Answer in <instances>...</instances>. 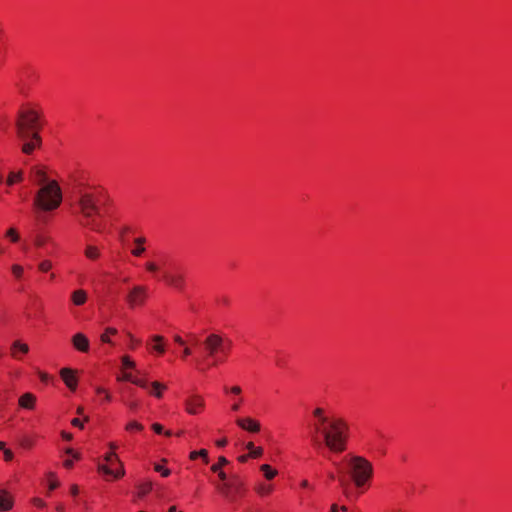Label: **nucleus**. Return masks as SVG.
<instances>
[{
  "mask_svg": "<svg viewBox=\"0 0 512 512\" xmlns=\"http://www.w3.org/2000/svg\"><path fill=\"white\" fill-rule=\"evenodd\" d=\"M315 421L312 423L314 434L312 441L315 446L327 447L332 453H342L346 450L349 426L341 418L325 414L323 408L317 407L312 412Z\"/></svg>",
  "mask_w": 512,
  "mask_h": 512,
  "instance_id": "nucleus-1",
  "label": "nucleus"
},
{
  "mask_svg": "<svg viewBox=\"0 0 512 512\" xmlns=\"http://www.w3.org/2000/svg\"><path fill=\"white\" fill-rule=\"evenodd\" d=\"M102 192L97 189L79 187L76 191V206L81 216L80 225L95 232L102 231Z\"/></svg>",
  "mask_w": 512,
  "mask_h": 512,
  "instance_id": "nucleus-2",
  "label": "nucleus"
},
{
  "mask_svg": "<svg viewBox=\"0 0 512 512\" xmlns=\"http://www.w3.org/2000/svg\"><path fill=\"white\" fill-rule=\"evenodd\" d=\"M61 202L62 191L55 180H51V182L40 187L34 199V205L45 211L56 209Z\"/></svg>",
  "mask_w": 512,
  "mask_h": 512,
  "instance_id": "nucleus-3",
  "label": "nucleus"
},
{
  "mask_svg": "<svg viewBox=\"0 0 512 512\" xmlns=\"http://www.w3.org/2000/svg\"><path fill=\"white\" fill-rule=\"evenodd\" d=\"M348 466L357 487L364 485L373 475L372 464L361 456L350 457Z\"/></svg>",
  "mask_w": 512,
  "mask_h": 512,
  "instance_id": "nucleus-4",
  "label": "nucleus"
},
{
  "mask_svg": "<svg viewBox=\"0 0 512 512\" xmlns=\"http://www.w3.org/2000/svg\"><path fill=\"white\" fill-rule=\"evenodd\" d=\"M38 119L39 115L33 110L19 112V118L16 122L18 137L22 140L28 139L30 134L35 132Z\"/></svg>",
  "mask_w": 512,
  "mask_h": 512,
  "instance_id": "nucleus-5",
  "label": "nucleus"
},
{
  "mask_svg": "<svg viewBox=\"0 0 512 512\" xmlns=\"http://www.w3.org/2000/svg\"><path fill=\"white\" fill-rule=\"evenodd\" d=\"M225 351V340L222 336L211 333L203 341V355L206 358H213V365L217 364V355Z\"/></svg>",
  "mask_w": 512,
  "mask_h": 512,
  "instance_id": "nucleus-6",
  "label": "nucleus"
},
{
  "mask_svg": "<svg viewBox=\"0 0 512 512\" xmlns=\"http://www.w3.org/2000/svg\"><path fill=\"white\" fill-rule=\"evenodd\" d=\"M243 483L236 475L230 477L228 482L217 485L220 493L229 500H234L235 496L240 493Z\"/></svg>",
  "mask_w": 512,
  "mask_h": 512,
  "instance_id": "nucleus-7",
  "label": "nucleus"
},
{
  "mask_svg": "<svg viewBox=\"0 0 512 512\" xmlns=\"http://www.w3.org/2000/svg\"><path fill=\"white\" fill-rule=\"evenodd\" d=\"M148 296V289L143 285L133 286L126 296V301L130 308L143 305Z\"/></svg>",
  "mask_w": 512,
  "mask_h": 512,
  "instance_id": "nucleus-8",
  "label": "nucleus"
},
{
  "mask_svg": "<svg viewBox=\"0 0 512 512\" xmlns=\"http://www.w3.org/2000/svg\"><path fill=\"white\" fill-rule=\"evenodd\" d=\"M184 405L188 414L196 415L205 408V401L202 396L192 394L185 399Z\"/></svg>",
  "mask_w": 512,
  "mask_h": 512,
  "instance_id": "nucleus-9",
  "label": "nucleus"
},
{
  "mask_svg": "<svg viewBox=\"0 0 512 512\" xmlns=\"http://www.w3.org/2000/svg\"><path fill=\"white\" fill-rule=\"evenodd\" d=\"M236 424L243 430L251 433H257L260 431V423L252 418H238Z\"/></svg>",
  "mask_w": 512,
  "mask_h": 512,
  "instance_id": "nucleus-10",
  "label": "nucleus"
},
{
  "mask_svg": "<svg viewBox=\"0 0 512 512\" xmlns=\"http://www.w3.org/2000/svg\"><path fill=\"white\" fill-rule=\"evenodd\" d=\"M60 376L66 386L74 391L77 387V378L75 376V371L70 368H63L60 371Z\"/></svg>",
  "mask_w": 512,
  "mask_h": 512,
  "instance_id": "nucleus-11",
  "label": "nucleus"
},
{
  "mask_svg": "<svg viewBox=\"0 0 512 512\" xmlns=\"http://www.w3.org/2000/svg\"><path fill=\"white\" fill-rule=\"evenodd\" d=\"M163 279L168 285L178 290H182L184 287V277L181 274L165 272L163 274Z\"/></svg>",
  "mask_w": 512,
  "mask_h": 512,
  "instance_id": "nucleus-12",
  "label": "nucleus"
},
{
  "mask_svg": "<svg viewBox=\"0 0 512 512\" xmlns=\"http://www.w3.org/2000/svg\"><path fill=\"white\" fill-rule=\"evenodd\" d=\"M24 141L25 143L22 146V151L26 154L32 153L33 150L41 144V138L37 132H32L30 137Z\"/></svg>",
  "mask_w": 512,
  "mask_h": 512,
  "instance_id": "nucleus-13",
  "label": "nucleus"
},
{
  "mask_svg": "<svg viewBox=\"0 0 512 512\" xmlns=\"http://www.w3.org/2000/svg\"><path fill=\"white\" fill-rule=\"evenodd\" d=\"M72 344L76 350L82 353L89 351V340L83 333H76L72 337Z\"/></svg>",
  "mask_w": 512,
  "mask_h": 512,
  "instance_id": "nucleus-14",
  "label": "nucleus"
},
{
  "mask_svg": "<svg viewBox=\"0 0 512 512\" xmlns=\"http://www.w3.org/2000/svg\"><path fill=\"white\" fill-rule=\"evenodd\" d=\"M116 464L119 466V468L115 471L108 465H103V464L98 466V470L100 472H103L106 475L113 476L115 479H119L124 476L125 470H124L123 464L120 460H117Z\"/></svg>",
  "mask_w": 512,
  "mask_h": 512,
  "instance_id": "nucleus-15",
  "label": "nucleus"
},
{
  "mask_svg": "<svg viewBox=\"0 0 512 512\" xmlns=\"http://www.w3.org/2000/svg\"><path fill=\"white\" fill-rule=\"evenodd\" d=\"M118 381H129L143 389H148V382L145 379L133 377L131 373H124L117 378Z\"/></svg>",
  "mask_w": 512,
  "mask_h": 512,
  "instance_id": "nucleus-16",
  "label": "nucleus"
},
{
  "mask_svg": "<svg viewBox=\"0 0 512 512\" xmlns=\"http://www.w3.org/2000/svg\"><path fill=\"white\" fill-rule=\"evenodd\" d=\"M32 177L34 182L40 187L51 182V180H48L46 173L42 169L37 167H34L32 169Z\"/></svg>",
  "mask_w": 512,
  "mask_h": 512,
  "instance_id": "nucleus-17",
  "label": "nucleus"
},
{
  "mask_svg": "<svg viewBox=\"0 0 512 512\" xmlns=\"http://www.w3.org/2000/svg\"><path fill=\"white\" fill-rule=\"evenodd\" d=\"M36 397L32 393H25L19 398V406L24 409L32 410L35 406Z\"/></svg>",
  "mask_w": 512,
  "mask_h": 512,
  "instance_id": "nucleus-18",
  "label": "nucleus"
},
{
  "mask_svg": "<svg viewBox=\"0 0 512 512\" xmlns=\"http://www.w3.org/2000/svg\"><path fill=\"white\" fill-rule=\"evenodd\" d=\"M13 506L11 496L4 490H0V510L8 511Z\"/></svg>",
  "mask_w": 512,
  "mask_h": 512,
  "instance_id": "nucleus-19",
  "label": "nucleus"
},
{
  "mask_svg": "<svg viewBox=\"0 0 512 512\" xmlns=\"http://www.w3.org/2000/svg\"><path fill=\"white\" fill-rule=\"evenodd\" d=\"M21 352L23 354H27L29 352V346L20 341H14L11 346V355L12 357L19 359L17 352Z\"/></svg>",
  "mask_w": 512,
  "mask_h": 512,
  "instance_id": "nucleus-20",
  "label": "nucleus"
},
{
  "mask_svg": "<svg viewBox=\"0 0 512 512\" xmlns=\"http://www.w3.org/2000/svg\"><path fill=\"white\" fill-rule=\"evenodd\" d=\"M151 341L153 342V345H151V349L158 354H163L165 352V346L163 344L164 337L160 335H153L151 337Z\"/></svg>",
  "mask_w": 512,
  "mask_h": 512,
  "instance_id": "nucleus-21",
  "label": "nucleus"
},
{
  "mask_svg": "<svg viewBox=\"0 0 512 512\" xmlns=\"http://www.w3.org/2000/svg\"><path fill=\"white\" fill-rule=\"evenodd\" d=\"M71 300L76 306L83 305L87 300V293L82 289L75 290L71 294Z\"/></svg>",
  "mask_w": 512,
  "mask_h": 512,
  "instance_id": "nucleus-22",
  "label": "nucleus"
},
{
  "mask_svg": "<svg viewBox=\"0 0 512 512\" xmlns=\"http://www.w3.org/2000/svg\"><path fill=\"white\" fill-rule=\"evenodd\" d=\"M151 387L150 393L157 398L162 397V391L166 389V386L161 384L158 381H154L151 384H148V388Z\"/></svg>",
  "mask_w": 512,
  "mask_h": 512,
  "instance_id": "nucleus-23",
  "label": "nucleus"
},
{
  "mask_svg": "<svg viewBox=\"0 0 512 512\" xmlns=\"http://www.w3.org/2000/svg\"><path fill=\"white\" fill-rule=\"evenodd\" d=\"M84 254L88 259L96 260L100 256V250L96 246L87 245Z\"/></svg>",
  "mask_w": 512,
  "mask_h": 512,
  "instance_id": "nucleus-24",
  "label": "nucleus"
},
{
  "mask_svg": "<svg viewBox=\"0 0 512 512\" xmlns=\"http://www.w3.org/2000/svg\"><path fill=\"white\" fill-rule=\"evenodd\" d=\"M146 239L144 237H138L134 240V243L136 244L135 249L132 250V254L134 256H141L142 253L145 251V248L143 244L145 243Z\"/></svg>",
  "mask_w": 512,
  "mask_h": 512,
  "instance_id": "nucleus-25",
  "label": "nucleus"
},
{
  "mask_svg": "<svg viewBox=\"0 0 512 512\" xmlns=\"http://www.w3.org/2000/svg\"><path fill=\"white\" fill-rule=\"evenodd\" d=\"M189 457L191 460H195L198 457H201L203 459L204 463L207 464L209 462L208 452L206 449H201L199 451H192L190 453Z\"/></svg>",
  "mask_w": 512,
  "mask_h": 512,
  "instance_id": "nucleus-26",
  "label": "nucleus"
},
{
  "mask_svg": "<svg viewBox=\"0 0 512 512\" xmlns=\"http://www.w3.org/2000/svg\"><path fill=\"white\" fill-rule=\"evenodd\" d=\"M260 470L264 473L266 479L271 480L277 475V471L272 469L270 465L263 464L260 466Z\"/></svg>",
  "mask_w": 512,
  "mask_h": 512,
  "instance_id": "nucleus-27",
  "label": "nucleus"
},
{
  "mask_svg": "<svg viewBox=\"0 0 512 512\" xmlns=\"http://www.w3.org/2000/svg\"><path fill=\"white\" fill-rule=\"evenodd\" d=\"M229 462L228 460L224 457V456H220L219 459H218V463L216 464H213L211 466V470L216 473V472H219L222 470V467L224 465H227Z\"/></svg>",
  "mask_w": 512,
  "mask_h": 512,
  "instance_id": "nucleus-28",
  "label": "nucleus"
},
{
  "mask_svg": "<svg viewBox=\"0 0 512 512\" xmlns=\"http://www.w3.org/2000/svg\"><path fill=\"white\" fill-rule=\"evenodd\" d=\"M22 179V172H11L7 179L8 185H13L16 181H20Z\"/></svg>",
  "mask_w": 512,
  "mask_h": 512,
  "instance_id": "nucleus-29",
  "label": "nucleus"
},
{
  "mask_svg": "<svg viewBox=\"0 0 512 512\" xmlns=\"http://www.w3.org/2000/svg\"><path fill=\"white\" fill-rule=\"evenodd\" d=\"M152 489V483L146 482L139 485V494L140 496L146 495Z\"/></svg>",
  "mask_w": 512,
  "mask_h": 512,
  "instance_id": "nucleus-30",
  "label": "nucleus"
},
{
  "mask_svg": "<svg viewBox=\"0 0 512 512\" xmlns=\"http://www.w3.org/2000/svg\"><path fill=\"white\" fill-rule=\"evenodd\" d=\"M105 461L109 463L111 466L117 463L118 457L114 452L107 453L104 457Z\"/></svg>",
  "mask_w": 512,
  "mask_h": 512,
  "instance_id": "nucleus-31",
  "label": "nucleus"
},
{
  "mask_svg": "<svg viewBox=\"0 0 512 512\" xmlns=\"http://www.w3.org/2000/svg\"><path fill=\"white\" fill-rule=\"evenodd\" d=\"M154 469H155L156 472L161 473V475L163 477H167V476L170 475V470L167 469V468H164L163 465H161V464H155L154 465Z\"/></svg>",
  "mask_w": 512,
  "mask_h": 512,
  "instance_id": "nucleus-32",
  "label": "nucleus"
},
{
  "mask_svg": "<svg viewBox=\"0 0 512 512\" xmlns=\"http://www.w3.org/2000/svg\"><path fill=\"white\" fill-rule=\"evenodd\" d=\"M51 267H52V263H51V261H49V260H44V261H42V262L39 264V266H38V268H39V270H40L41 272H47V271H49V270L51 269Z\"/></svg>",
  "mask_w": 512,
  "mask_h": 512,
  "instance_id": "nucleus-33",
  "label": "nucleus"
},
{
  "mask_svg": "<svg viewBox=\"0 0 512 512\" xmlns=\"http://www.w3.org/2000/svg\"><path fill=\"white\" fill-rule=\"evenodd\" d=\"M122 364L125 368H134L135 362L131 360L128 356L122 357Z\"/></svg>",
  "mask_w": 512,
  "mask_h": 512,
  "instance_id": "nucleus-34",
  "label": "nucleus"
},
{
  "mask_svg": "<svg viewBox=\"0 0 512 512\" xmlns=\"http://www.w3.org/2000/svg\"><path fill=\"white\" fill-rule=\"evenodd\" d=\"M126 429L127 430H138V431H141L143 429V426L140 423L136 422V421H132V422L127 424Z\"/></svg>",
  "mask_w": 512,
  "mask_h": 512,
  "instance_id": "nucleus-35",
  "label": "nucleus"
},
{
  "mask_svg": "<svg viewBox=\"0 0 512 512\" xmlns=\"http://www.w3.org/2000/svg\"><path fill=\"white\" fill-rule=\"evenodd\" d=\"M12 273L15 277L20 278L23 274V268L20 265H13L12 266Z\"/></svg>",
  "mask_w": 512,
  "mask_h": 512,
  "instance_id": "nucleus-36",
  "label": "nucleus"
},
{
  "mask_svg": "<svg viewBox=\"0 0 512 512\" xmlns=\"http://www.w3.org/2000/svg\"><path fill=\"white\" fill-rule=\"evenodd\" d=\"M8 237L11 238V240L13 242H16L18 241L19 239V236H18V233L17 231L14 229V228H10L8 231H7V234H6Z\"/></svg>",
  "mask_w": 512,
  "mask_h": 512,
  "instance_id": "nucleus-37",
  "label": "nucleus"
},
{
  "mask_svg": "<svg viewBox=\"0 0 512 512\" xmlns=\"http://www.w3.org/2000/svg\"><path fill=\"white\" fill-rule=\"evenodd\" d=\"M272 488L268 485H260L258 487V493H260L261 495H267L271 492Z\"/></svg>",
  "mask_w": 512,
  "mask_h": 512,
  "instance_id": "nucleus-38",
  "label": "nucleus"
},
{
  "mask_svg": "<svg viewBox=\"0 0 512 512\" xmlns=\"http://www.w3.org/2000/svg\"><path fill=\"white\" fill-rule=\"evenodd\" d=\"M263 449L261 447H255L251 452H249V455L251 458H258L262 455Z\"/></svg>",
  "mask_w": 512,
  "mask_h": 512,
  "instance_id": "nucleus-39",
  "label": "nucleus"
},
{
  "mask_svg": "<svg viewBox=\"0 0 512 512\" xmlns=\"http://www.w3.org/2000/svg\"><path fill=\"white\" fill-rule=\"evenodd\" d=\"M145 267L146 269L149 271V272H152V273H155L158 271V266L154 263V262H147L145 264Z\"/></svg>",
  "mask_w": 512,
  "mask_h": 512,
  "instance_id": "nucleus-40",
  "label": "nucleus"
},
{
  "mask_svg": "<svg viewBox=\"0 0 512 512\" xmlns=\"http://www.w3.org/2000/svg\"><path fill=\"white\" fill-rule=\"evenodd\" d=\"M3 453L5 461H11L13 459V452L10 449H4Z\"/></svg>",
  "mask_w": 512,
  "mask_h": 512,
  "instance_id": "nucleus-41",
  "label": "nucleus"
},
{
  "mask_svg": "<svg viewBox=\"0 0 512 512\" xmlns=\"http://www.w3.org/2000/svg\"><path fill=\"white\" fill-rule=\"evenodd\" d=\"M152 429L157 433V434H161L163 433V426L159 423H154L152 425Z\"/></svg>",
  "mask_w": 512,
  "mask_h": 512,
  "instance_id": "nucleus-42",
  "label": "nucleus"
},
{
  "mask_svg": "<svg viewBox=\"0 0 512 512\" xmlns=\"http://www.w3.org/2000/svg\"><path fill=\"white\" fill-rule=\"evenodd\" d=\"M100 340L101 342L103 343H109V344H113L109 335H107V333H103L101 336H100Z\"/></svg>",
  "mask_w": 512,
  "mask_h": 512,
  "instance_id": "nucleus-43",
  "label": "nucleus"
},
{
  "mask_svg": "<svg viewBox=\"0 0 512 512\" xmlns=\"http://www.w3.org/2000/svg\"><path fill=\"white\" fill-rule=\"evenodd\" d=\"M218 474V477L220 478V480L225 483V482H228V478H227V475L224 471H219V472H216Z\"/></svg>",
  "mask_w": 512,
  "mask_h": 512,
  "instance_id": "nucleus-44",
  "label": "nucleus"
},
{
  "mask_svg": "<svg viewBox=\"0 0 512 512\" xmlns=\"http://www.w3.org/2000/svg\"><path fill=\"white\" fill-rule=\"evenodd\" d=\"M33 504L35 506H37V507H40V508L45 506V502L42 499H40V498H34L33 499Z\"/></svg>",
  "mask_w": 512,
  "mask_h": 512,
  "instance_id": "nucleus-45",
  "label": "nucleus"
},
{
  "mask_svg": "<svg viewBox=\"0 0 512 512\" xmlns=\"http://www.w3.org/2000/svg\"><path fill=\"white\" fill-rule=\"evenodd\" d=\"M127 335L131 341V348H134L135 345H138L140 343V341L135 339L131 333H128Z\"/></svg>",
  "mask_w": 512,
  "mask_h": 512,
  "instance_id": "nucleus-46",
  "label": "nucleus"
},
{
  "mask_svg": "<svg viewBox=\"0 0 512 512\" xmlns=\"http://www.w3.org/2000/svg\"><path fill=\"white\" fill-rule=\"evenodd\" d=\"M71 424L75 427L83 428V423L78 418L72 419Z\"/></svg>",
  "mask_w": 512,
  "mask_h": 512,
  "instance_id": "nucleus-47",
  "label": "nucleus"
},
{
  "mask_svg": "<svg viewBox=\"0 0 512 512\" xmlns=\"http://www.w3.org/2000/svg\"><path fill=\"white\" fill-rule=\"evenodd\" d=\"M127 406L131 410H136L139 407V403L137 401H130V402H127Z\"/></svg>",
  "mask_w": 512,
  "mask_h": 512,
  "instance_id": "nucleus-48",
  "label": "nucleus"
},
{
  "mask_svg": "<svg viewBox=\"0 0 512 512\" xmlns=\"http://www.w3.org/2000/svg\"><path fill=\"white\" fill-rule=\"evenodd\" d=\"M230 392L235 395H239L242 392V389L240 386H233L232 388H230Z\"/></svg>",
  "mask_w": 512,
  "mask_h": 512,
  "instance_id": "nucleus-49",
  "label": "nucleus"
},
{
  "mask_svg": "<svg viewBox=\"0 0 512 512\" xmlns=\"http://www.w3.org/2000/svg\"><path fill=\"white\" fill-rule=\"evenodd\" d=\"M230 347H231V341L229 340H225V351L224 352H219V354H223V355H226L229 350H230Z\"/></svg>",
  "mask_w": 512,
  "mask_h": 512,
  "instance_id": "nucleus-50",
  "label": "nucleus"
},
{
  "mask_svg": "<svg viewBox=\"0 0 512 512\" xmlns=\"http://www.w3.org/2000/svg\"><path fill=\"white\" fill-rule=\"evenodd\" d=\"M59 486V482L56 480H51L49 482V490H54Z\"/></svg>",
  "mask_w": 512,
  "mask_h": 512,
  "instance_id": "nucleus-51",
  "label": "nucleus"
},
{
  "mask_svg": "<svg viewBox=\"0 0 512 512\" xmlns=\"http://www.w3.org/2000/svg\"><path fill=\"white\" fill-rule=\"evenodd\" d=\"M216 445L218 447H224L227 445V439L226 438H223V439H220V440H217L216 441Z\"/></svg>",
  "mask_w": 512,
  "mask_h": 512,
  "instance_id": "nucleus-52",
  "label": "nucleus"
},
{
  "mask_svg": "<svg viewBox=\"0 0 512 512\" xmlns=\"http://www.w3.org/2000/svg\"><path fill=\"white\" fill-rule=\"evenodd\" d=\"M250 457L249 454L241 455L238 457V461L241 463H245Z\"/></svg>",
  "mask_w": 512,
  "mask_h": 512,
  "instance_id": "nucleus-53",
  "label": "nucleus"
},
{
  "mask_svg": "<svg viewBox=\"0 0 512 512\" xmlns=\"http://www.w3.org/2000/svg\"><path fill=\"white\" fill-rule=\"evenodd\" d=\"M174 341L176 343H178L179 345H182V346L185 345L184 340L180 336H178V335L174 336Z\"/></svg>",
  "mask_w": 512,
  "mask_h": 512,
  "instance_id": "nucleus-54",
  "label": "nucleus"
},
{
  "mask_svg": "<svg viewBox=\"0 0 512 512\" xmlns=\"http://www.w3.org/2000/svg\"><path fill=\"white\" fill-rule=\"evenodd\" d=\"M104 333H107V335H115L117 333V330L115 328H107Z\"/></svg>",
  "mask_w": 512,
  "mask_h": 512,
  "instance_id": "nucleus-55",
  "label": "nucleus"
},
{
  "mask_svg": "<svg viewBox=\"0 0 512 512\" xmlns=\"http://www.w3.org/2000/svg\"><path fill=\"white\" fill-rule=\"evenodd\" d=\"M63 464H64V466H65L66 468L70 469V468H72V466H73V460H71V459H67V460H65V461H64V463H63Z\"/></svg>",
  "mask_w": 512,
  "mask_h": 512,
  "instance_id": "nucleus-56",
  "label": "nucleus"
},
{
  "mask_svg": "<svg viewBox=\"0 0 512 512\" xmlns=\"http://www.w3.org/2000/svg\"><path fill=\"white\" fill-rule=\"evenodd\" d=\"M192 354V350L189 347H185L183 350V357L190 356Z\"/></svg>",
  "mask_w": 512,
  "mask_h": 512,
  "instance_id": "nucleus-57",
  "label": "nucleus"
},
{
  "mask_svg": "<svg viewBox=\"0 0 512 512\" xmlns=\"http://www.w3.org/2000/svg\"><path fill=\"white\" fill-rule=\"evenodd\" d=\"M62 437H63L66 441H71V440H72V435H71L70 433L62 432Z\"/></svg>",
  "mask_w": 512,
  "mask_h": 512,
  "instance_id": "nucleus-58",
  "label": "nucleus"
},
{
  "mask_svg": "<svg viewBox=\"0 0 512 512\" xmlns=\"http://www.w3.org/2000/svg\"><path fill=\"white\" fill-rule=\"evenodd\" d=\"M240 402H241V400H239V401L235 402V403L232 405L231 409H232L233 411H238V410L240 409Z\"/></svg>",
  "mask_w": 512,
  "mask_h": 512,
  "instance_id": "nucleus-59",
  "label": "nucleus"
},
{
  "mask_svg": "<svg viewBox=\"0 0 512 512\" xmlns=\"http://www.w3.org/2000/svg\"><path fill=\"white\" fill-rule=\"evenodd\" d=\"M66 453L69 454V455H72L75 459H78L79 458V455L77 453H74L72 449L68 448L66 450Z\"/></svg>",
  "mask_w": 512,
  "mask_h": 512,
  "instance_id": "nucleus-60",
  "label": "nucleus"
},
{
  "mask_svg": "<svg viewBox=\"0 0 512 512\" xmlns=\"http://www.w3.org/2000/svg\"><path fill=\"white\" fill-rule=\"evenodd\" d=\"M40 379L43 382H46L49 379V376L46 373H40Z\"/></svg>",
  "mask_w": 512,
  "mask_h": 512,
  "instance_id": "nucleus-61",
  "label": "nucleus"
},
{
  "mask_svg": "<svg viewBox=\"0 0 512 512\" xmlns=\"http://www.w3.org/2000/svg\"><path fill=\"white\" fill-rule=\"evenodd\" d=\"M339 483L341 486L345 487L347 485V480L344 477H339Z\"/></svg>",
  "mask_w": 512,
  "mask_h": 512,
  "instance_id": "nucleus-62",
  "label": "nucleus"
},
{
  "mask_svg": "<svg viewBox=\"0 0 512 512\" xmlns=\"http://www.w3.org/2000/svg\"><path fill=\"white\" fill-rule=\"evenodd\" d=\"M35 244H36L37 246H42V245L44 244V239H42V238L38 237V238L36 239V241H35Z\"/></svg>",
  "mask_w": 512,
  "mask_h": 512,
  "instance_id": "nucleus-63",
  "label": "nucleus"
},
{
  "mask_svg": "<svg viewBox=\"0 0 512 512\" xmlns=\"http://www.w3.org/2000/svg\"><path fill=\"white\" fill-rule=\"evenodd\" d=\"M246 448L251 452L253 449H255L253 442H248L246 445Z\"/></svg>",
  "mask_w": 512,
  "mask_h": 512,
  "instance_id": "nucleus-64",
  "label": "nucleus"
}]
</instances>
